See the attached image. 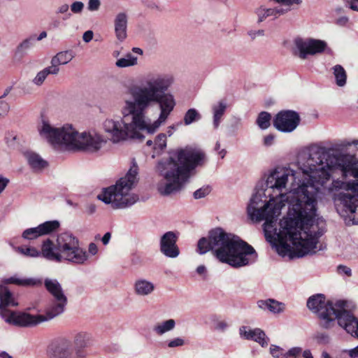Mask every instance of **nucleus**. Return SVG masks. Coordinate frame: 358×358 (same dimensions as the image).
I'll return each instance as SVG.
<instances>
[{"mask_svg": "<svg viewBox=\"0 0 358 358\" xmlns=\"http://www.w3.org/2000/svg\"><path fill=\"white\" fill-rule=\"evenodd\" d=\"M271 116L270 113L267 112H261L256 120V122L259 128L262 129H266L270 126Z\"/></svg>", "mask_w": 358, "mask_h": 358, "instance_id": "35", "label": "nucleus"}, {"mask_svg": "<svg viewBox=\"0 0 358 358\" xmlns=\"http://www.w3.org/2000/svg\"><path fill=\"white\" fill-rule=\"evenodd\" d=\"M275 136L273 134H268L264 138V145L265 146H271L273 144Z\"/></svg>", "mask_w": 358, "mask_h": 358, "instance_id": "52", "label": "nucleus"}, {"mask_svg": "<svg viewBox=\"0 0 358 358\" xmlns=\"http://www.w3.org/2000/svg\"><path fill=\"white\" fill-rule=\"evenodd\" d=\"M111 238V233L110 232H106L103 236L101 238V241L104 245H106L108 244Z\"/></svg>", "mask_w": 358, "mask_h": 358, "instance_id": "59", "label": "nucleus"}, {"mask_svg": "<svg viewBox=\"0 0 358 358\" xmlns=\"http://www.w3.org/2000/svg\"><path fill=\"white\" fill-rule=\"evenodd\" d=\"M270 353L273 358H285V351L283 348L276 345H271Z\"/></svg>", "mask_w": 358, "mask_h": 358, "instance_id": "39", "label": "nucleus"}, {"mask_svg": "<svg viewBox=\"0 0 358 358\" xmlns=\"http://www.w3.org/2000/svg\"><path fill=\"white\" fill-rule=\"evenodd\" d=\"M97 252H98L97 245L94 243H90V245L88 246V253L92 255H95L97 254Z\"/></svg>", "mask_w": 358, "mask_h": 358, "instance_id": "55", "label": "nucleus"}, {"mask_svg": "<svg viewBox=\"0 0 358 358\" xmlns=\"http://www.w3.org/2000/svg\"><path fill=\"white\" fill-rule=\"evenodd\" d=\"M293 44L292 53L294 56L301 60H306L309 57L322 54L328 47L326 41L310 37H296L294 39Z\"/></svg>", "mask_w": 358, "mask_h": 358, "instance_id": "11", "label": "nucleus"}, {"mask_svg": "<svg viewBox=\"0 0 358 358\" xmlns=\"http://www.w3.org/2000/svg\"><path fill=\"white\" fill-rule=\"evenodd\" d=\"M134 292L140 296H145L151 294L155 289V284L144 278H140L134 284Z\"/></svg>", "mask_w": 358, "mask_h": 358, "instance_id": "26", "label": "nucleus"}, {"mask_svg": "<svg viewBox=\"0 0 358 358\" xmlns=\"http://www.w3.org/2000/svg\"><path fill=\"white\" fill-rule=\"evenodd\" d=\"M69 6L67 3H62L58 6L55 10L56 15H64L66 17H63L62 20H66L69 17L71 16V13H69Z\"/></svg>", "mask_w": 358, "mask_h": 358, "instance_id": "40", "label": "nucleus"}, {"mask_svg": "<svg viewBox=\"0 0 358 358\" xmlns=\"http://www.w3.org/2000/svg\"><path fill=\"white\" fill-rule=\"evenodd\" d=\"M91 341V335L85 331L76 333L73 336L75 354L73 358H85L86 354L83 349L88 347Z\"/></svg>", "mask_w": 358, "mask_h": 358, "instance_id": "20", "label": "nucleus"}, {"mask_svg": "<svg viewBox=\"0 0 358 358\" xmlns=\"http://www.w3.org/2000/svg\"><path fill=\"white\" fill-rule=\"evenodd\" d=\"M288 11V9L283 8L281 6H278L274 8H266L265 6H260L257 8L255 13L257 16V22H262L268 17L276 19L282 15H284Z\"/></svg>", "mask_w": 358, "mask_h": 358, "instance_id": "22", "label": "nucleus"}, {"mask_svg": "<svg viewBox=\"0 0 358 358\" xmlns=\"http://www.w3.org/2000/svg\"><path fill=\"white\" fill-rule=\"evenodd\" d=\"M62 26V20L57 16H52L48 24V30H57Z\"/></svg>", "mask_w": 358, "mask_h": 358, "instance_id": "41", "label": "nucleus"}, {"mask_svg": "<svg viewBox=\"0 0 358 358\" xmlns=\"http://www.w3.org/2000/svg\"><path fill=\"white\" fill-rule=\"evenodd\" d=\"M96 206L93 203H87L86 204L85 206V212L87 214V215H92L95 213L96 211Z\"/></svg>", "mask_w": 358, "mask_h": 358, "instance_id": "54", "label": "nucleus"}, {"mask_svg": "<svg viewBox=\"0 0 358 358\" xmlns=\"http://www.w3.org/2000/svg\"><path fill=\"white\" fill-rule=\"evenodd\" d=\"M337 272L338 274L341 275L351 276L352 275V270L350 267L345 265H339L337 266Z\"/></svg>", "mask_w": 358, "mask_h": 358, "instance_id": "46", "label": "nucleus"}, {"mask_svg": "<svg viewBox=\"0 0 358 358\" xmlns=\"http://www.w3.org/2000/svg\"><path fill=\"white\" fill-rule=\"evenodd\" d=\"M210 250L220 262L234 268L248 266L257 259V254L250 245L221 228L211 230L208 238L199 241L197 251L199 254L203 255Z\"/></svg>", "mask_w": 358, "mask_h": 358, "instance_id": "4", "label": "nucleus"}, {"mask_svg": "<svg viewBox=\"0 0 358 358\" xmlns=\"http://www.w3.org/2000/svg\"><path fill=\"white\" fill-rule=\"evenodd\" d=\"M332 73L336 84L338 87H344L347 83V73L345 69L341 65L336 64L332 67Z\"/></svg>", "mask_w": 358, "mask_h": 358, "instance_id": "30", "label": "nucleus"}, {"mask_svg": "<svg viewBox=\"0 0 358 358\" xmlns=\"http://www.w3.org/2000/svg\"><path fill=\"white\" fill-rule=\"evenodd\" d=\"M178 234L174 231L164 234L159 241V250L162 254L169 258H176L180 255V249L177 245Z\"/></svg>", "mask_w": 358, "mask_h": 358, "instance_id": "16", "label": "nucleus"}, {"mask_svg": "<svg viewBox=\"0 0 358 358\" xmlns=\"http://www.w3.org/2000/svg\"><path fill=\"white\" fill-rule=\"evenodd\" d=\"M176 327V321L173 319H169L160 322L156 323L152 328V331L157 336H162L169 332Z\"/></svg>", "mask_w": 358, "mask_h": 358, "instance_id": "29", "label": "nucleus"}, {"mask_svg": "<svg viewBox=\"0 0 358 358\" xmlns=\"http://www.w3.org/2000/svg\"><path fill=\"white\" fill-rule=\"evenodd\" d=\"M201 118L200 113L195 108L189 109L185 114L183 121L185 125L199 120Z\"/></svg>", "mask_w": 358, "mask_h": 358, "instance_id": "34", "label": "nucleus"}, {"mask_svg": "<svg viewBox=\"0 0 358 358\" xmlns=\"http://www.w3.org/2000/svg\"><path fill=\"white\" fill-rule=\"evenodd\" d=\"M138 63V58L131 53H127L124 57L117 59L115 66L118 68L134 66Z\"/></svg>", "mask_w": 358, "mask_h": 358, "instance_id": "32", "label": "nucleus"}, {"mask_svg": "<svg viewBox=\"0 0 358 358\" xmlns=\"http://www.w3.org/2000/svg\"><path fill=\"white\" fill-rule=\"evenodd\" d=\"M144 4L146 7L150 8V9H155V10H159V6L158 5L154 2V1H146L144 2Z\"/></svg>", "mask_w": 358, "mask_h": 358, "instance_id": "58", "label": "nucleus"}, {"mask_svg": "<svg viewBox=\"0 0 358 358\" xmlns=\"http://www.w3.org/2000/svg\"><path fill=\"white\" fill-rule=\"evenodd\" d=\"M321 358H333L327 351H323L321 354Z\"/></svg>", "mask_w": 358, "mask_h": 358, "instance_id": "64", "label": "nucleus"}, {"mask_svg": "<svg viewBox=\"0 0 358 358\" xmlns=\"http://www.w3.org/2000/svg\"><path fill=\"white\" fill-rule=\"evenodd\" d=\"M59 226V222L47 221L36 227H32L25 229L22 236L27 240H34L39 236L47 235L55 231Z\"/></svg>", "mask_w": 358, "mask_h": 358, "instance_id": "17", "label": "nucleus"}, {"mask_svg": "<svg viewBox=\"0 0 358 358\" xmlns=\"http://www.w3.org/2000/svg\"><path fill=\"white\" fill-rule=\"evenodd\" d=\"M347 301L345 300L327 301L324 294H317L309 297L307 301V307L313 313L317 314L322 328L330 329L333 327L335 320H338L341 313L345 308Z\"/></svg>", "mask_w": 358, "mask_h": 358, "instance_id": "8", "label": "nucleus"}, {"mask_svg": "<svg viewBox=\"0 0 358 358\" xmlns=\"http://www.w3.org/2000/svg\"><path fill=\"white\" fill-rule=\"evenodd\" d=\"M9 109H10V108H9V106L8 105V103H4L1 102V110H3V112L1 111V114L2 113L7 114L8 113Z\"/></svg>", "mask_w": 358, "mask_h": 358, "instance_id": "62", "label": "nucleus"}, {"mask_svg": "<svg viewBox=\"0 0 358 358\" xmlns=\"http://www.w3.org/2000/svg\"><path fill=\"white\" fill-rule=\"evenodd\" d=\"M302 176L286 167L270 172L264 187H257L247 208L249 217L265 220L264 235L278 241V253L290 258L315 253L319 238L326 231L325 221L317 215L320 194H335L334 201L343 216L358 208V162L352 155L330 153L326 147L313 145Z\"/></svg>", "mask_w": 358, "mask_h": 358, "instance_id": "1", "label": "nucleus"}, {"mask_svg": "<svg viewBox=\"0 0 358 358\" xmlns=\"http://www.w3.org/2000/svg\"><path fill=\"white\" fill-rule=\"evenodd\" d=\"M13 284L22 287H33L38 285H41V280L33 278H23L19 277L17 275H14L10 277H4L1 278V285Z\"/></svg>", "mask_w": 358, "mask_h": 358, "instance_id": "23", "label": "nucleus"}, {"mask_svg": "<svg viewBox=\"0 0 358 358\" xmlns=\"http://www.w3.org/2000/svg\"><path fill=\"white\" fill-rule=\"evenodd\" d=\"M46 37H47V32L45 31H43L40 33V34L37 37L36 40L41 41Z\"/></svg>", "mask_w": 358, "mask_h": 358, "instance_id": "63", "label": "nucleus"}, {"mask_svg": "<svg viewBox=\"0 0 358 358\" xmlns=\"http://www.w3.org/2000/svg\"><path fill=\"white\" fill-rule=\"evenodd\" d=\"M313 339L319 345H327L330 342L329 335L322 331H317L314 334Z\"/></svg>", "mask_w": 358, "mask_h": 358, "instance_id": "37", "label": "nucleus"}, {"mask_svg": "<svg viewBox=\"0 0 358 358\" xmlns=\"http://www.w3.org/2000/svg\"><path fill=\"white\" fill-rule=\"evenodd\" d=\"M48 355L50 358H73V346L71 339L59 337L48 345Z\"/></svg>", "mask_w": 358, "mask_h": 358, "instance_id": "15", "label": "nucleus"}, {"mask_svg": "<svg viewBox=\"0 0 358 358\" xmlns=\"http://www.w3.org/2000/svg\"><path fill=\"white\" fill-rule=\"evenodd\" d=\"M257 307L262 310H267L274 315L285 312L286 304L274 299H261L257 302Z\"/></svg>", "mask_w": 358, "mask_h": 358, "instance_id": "21", "label": "nucleus"}, {"mask_svg": "<svg viewBox=\"0 0 358 358\" xmlns=\"http://www.w3.org/2000/svg\"><path fill=\"white\" fill-rule=\"evenodd\" d=\"M300 120V116L296 111L282 110L275 115L273 126L281 132L289 133L298 127Z\"/></svg>", "mask_w": 358, "mask_h": 358, "instance_id": "13", "label": "nucleus"}, {"mask_svg": "<svg viewBox=\"0 0 358 358\" xmlns=\"http://www.w3.org/2000/svg\"><path fill=\"white\" fill-rule=\"evenodd\" d=\"M70 129L73 127L70 124L64 125L62 127H55L50 121L43 117L37 126V130L41 138L54 147L64 146L69 150L71 137L67 136L70 133Z\"/></svg>", "mask_w": 358, "mask_h": 358, "instance_id": "10", "label": "nucleus"}, {"mask_svg": "<svg viewBox=\"0 0 358 358\" xmlns=\"http://www.w3.org/2000/svg\"><path fill=\"white\" fill-rule=\"evenodd\" d=\"M128 19L126 12H119L114 17V31L116 38L120 42L124 41L127 37Z\"/></svg>", "mask_w": 358, "mask_h": 358, "instance_id": "19", "label": "nucleus"}, {"mask_svg": "<svg viewBox=\"0 0 358 358\" xmlns=\"http://www.w3.org/2000/svg\"><path fill=\"white\" fill-rule=\"evenodd\" d=\"M196 272L199 275H204L206 273V268L203 265H200L196 268Z\"/></svg>", "mask_w": 358, "mask_h": 358, "instance_id": "60", "label": "nucleus"}, {"mask_svg": "<svg viewBox=\"0 0 358 358\" xmlns=\"http://www.w3.org/2000/svg\"><path fill=\"white\" fill-rule=\"evenodd\" d=\"M43 257L60 262L66 261L76 264H84L88 259L87 252L79 246V241L71 233L64 232L57 236V244L49 239L42 245Z\"/></svg>", "mask_w": 358, "mask_h": 358, "instance_id": "5", "label": "nucleus"}, {"mask_svg": "<svg viewBox=\"0 0 358 358\" xmlns=\"http://www.w3.org/2000/svg\"><path fill=\"white\" fill-rule=\"evenodd\" d=\"M93 36V31L91 30H88L83 34V39L85 43H89L92 40Z\"/></svg>", "mask_w": 358, "mask_h": 358, "instance_id": "53", "label": "nucleus"}, {"mask_svg": "<svg viewBox=\"0 0 358 358\" xmlns=\"http://www.w3.org/2000/svg\"><path fill=\"white\" fill-rule=\"evenodd\" d=\"M67 136L71 137L69 150L96 153L108 143L104 135L95 129L78 132L73 127Z\"/></svg>", "mask_w": 358, "mask_h": 358, "instance_id": "9", "label": "nucleus"}, {"mask_svg": "<svg viewBox=\"0 0 358 358\" xmlns=\"http://www.w3.org/2000/svg\"><path fill=\"white\" fill-rule=\"evenodd\" d=\"M350 358H358V345L352 349L345 350Z\"/></svg>", "mask_w": 358, "mask_h": 358, "instance_id": "56", "label": "nucleus"}, {"mask_svg": "<svg viewBox=\"0 0 358 358\" xmlns=\"http://www.w3.org/2000/svg\"><path fill=\"white\" fill-rule=\"evenodd\" d=\"M228 327V324L225 321H217L215 323V329L220 331H224Z\"/></svg>", "mask_w": 358, "mask_h": 358, "instance_id": "50", "label": "nucleus"}, {"mask_svg": "<svg viewBox=\"0 0 358 358\" xmlns=\"http://www.w3.org/2000/svg\"><path fill=\"white\" fill-rule=\"evenodd\" d=\"M302 353V348L293 347L285 352V358H299Z\"/></svg>", "mask_w": 358, "mask_h": 358, "instance_id": "42", "label": "nucleus"}, {"mask_svg": "<svg viewBox=\"0 0 358 358\" xmlns=\"http://www.w3.org/2000/svg\"><path fill=\"white\" fill-rule=\"evenodd\" d=\"M227 108L226 100H220L212 106L213 111V124L215 129H217L222 117Z\"/></svg>", "mask_w": 358, "mask_h": 358, "instance_id": "27", "label": "nucleus"}, {"mask_svg": "<svg viewBox=\"0 0 358 358\" xmlns=\"http://www.w3.org/2000/svg\"><path fill=\"white\" fill-rule=\"evenodd\" d=\"M15 250L17 253L27 257H38L41 255L43 256L42 250L39 251L36 248L32 246H19L15 248Z\"/></svg>", "mask_w": 358, "mask_h": 358, "instance_id": "33", "label": "nucleus"}, {"mask_svg": "<svg viewBox=\"0 0 358 358\" xmlns=\"http://www.w3.org/2000/svg\"><path fill=\"white\" fill-rule=\"evenodd\" d=\"M49 75H57L55 71H53L50 66L43 69L38 71L36 76L32 79L31 82L34 85L38 87L41 86Z\"/></svg>", "mask_w": 358, "mask_h": 358, "instance_id": "31", "label": "nucleus"}, {"mask_svg": "<svg viewBox=\"0 0 358 358\" xmlns=\"http://www.w3.org/2000/svg\"><path fill=\"white\" fill-rule=\"evenodd\" d=\"M168 157L162 158L155 169L161 178L157 184L160 194L168 196L179 192L188 180L190 173L206 162L205 152L199 148L185 147L169 152Z\"/></svg>", "mask_w": 358, "mask_h": 358, "instance_id": "3", "label": "nucleus"}, {"mask_svg": "<svg viewBox=\"0 0 358 358\" xmlns=\"http://www.w3.org/2000/svg\"><path fill=\"white\" fill-rule=\"evenodd\" d=\"M345 4L350 9L358 11V0H346Z\"/></svg>", "mask_w": 358, "mask_h": 358, "instance_id": "51", "label": "nucleus"}, {"mask_svg": "<svg viewBox=\"0 0 358 358\" xmlns=\"http://www.w3.org/2000/svg\"><path fill=\"white\" fill-rule=\"evenodd\" d=\"M302 356L303 358H313V356L311 353V351L310 350H302V353H301Z\"/></svg>", "mask_w": 358, "mask_h": 358, "instance_id": "61", "label": "nucleus"}, {"mask_svg": "<svg viewBox=\"0 0 358 358\" xmlns=\"http://www.w3.org/2000/svg\"><path fill=\"white\" fill-rule=\"evenodd\" d=\"M349 19L347 16H342L336 20V24L339 26H345Z\"/></svg>", "mask_w": 358, "mask_h": 358, "instance_id": "57", "label": "nucleus"}, {"mask_svg": "<svg viewBox=\"0 0 358 358\" xmlns=\"http://www.w3.org/2000/svg\"><path fill=\"white\" fill-rule=\"evenodd\" d=\"M239 335L241 338L254 341L262 347H266L268 345L269 338L259 328L251 329L248 326H242L239 328Z\"/></svg>", "mask_w": 358, "mask_h": 358, "instance_id": "18", "label": "nucleus"}, {"mask_svg": "<svg viewBox=\"0 0 358 358\" xmlns=\"http://www.w3.org/2000/svg\"><path fill=\"white\" fill-rule=\"evenodd\" d=\"M214 150L217 152L221 159H223L227 154V150L224 148H220V143L219 141L216 142Z\"/></svg>", "mask_w": 358, "mask_h": 358, "instance_id": "49", "label": "nucleus"}, {"mask_svg": "<svg viewBox=\"0 0 358 358\" xmlns=\"http://www.w3.org/2000/svg\"><path fill=\"white\" fill-rule=\"evenodd\" d=\"M186 343L185 339H183L182 338H180V337H176V338H174L170 341H168L167 343V346L169 348H178V347H182L183 345H185Z\"/></svg>", "mask_w": 358, "mask_h": 358, "instance_id": "43", "label": "nucleus"}, {"mask_svg": "<svg viewBox=\"0 0 358 358\" xmlns=\"http://www.w3.org/2000/svg\"><path fill=\"white\" fill-rule=\"evenodd\" d=\"M24 155L29 165L34 171H41L48 165V162L35 152L27 151L24 153Z\"/></svg>", "mask_w": 358, "mask_h": 358, "instance_id": "24", "label": "nucleus"}, {"mask_svg": "<svg viewBox=\"0 0 358 358\" xmlns=\"http://www.w3.org/2000/svg\"><path fill=\"white\" fill-rule=\"evenodd\" d=\"M250 37L254 40L257 37L263 36L265 34L264 29L252 30L248 32Z\"/></svg>", "mask_w": 358, "mask_h": 358, "instance_id": "48", "label": "nucleus"}, {"mask_svg": "<svg viewBox=\"0 0 358 358\" xmlns=\"http://www.w3.org/2000/svg\"><path fill=\"white\" fill-rule=\"evenodd\" d=\"M354 308L353 303L348 301L345 308L338 317L337 322L347 333L353 337L358 338V318H356L352 313Z\"/></svg>", "mask_w": 358, "mask_h": 358, "instance_id": "14", "label": "nucleus"}, {"mask_svg": "<svg viewBox=\"0 0 358 358\" xmlns=\"http://www.w3.org/2000/svg\"><path fill=\"white\" fill-rule=\"evenodd\" d=\"M173 83L170 74L150 73L138 84L129 85L127 93L130 97L124 99L121 108L123 117H108L101 124L107 141L116 144L128 138L142 140L143 132L155 133L176 105L174 96L166 92Z\"/></svg>", "mask_w": 358, "mask_h": 358, "instance_id": "2", "label": "nucleus"}, {"mask_svg": "<svg viewBox=\"0 0 358 358\" xmlns=\"http://www.w3.org/2000/svg\"><path fill=\"white\" fill-rule=\"evenodd\" d=\"M350 146H352V141L343 139L335 143L331 148H326L330 153H332L333 151H343Z\"/></svg>", "mask_w": 358, "mask_h": 358, "instance_id": "36", "label": "nucleus"}, {"mask_svg": "<svg viewBox=\"0 0 358 358\" xmlns=\"http://www.w3.org/2000/svg\"><path fill=\"white\" fill-rule=\"evenodd\" d=\"M210 192V188L209 187H203L194 192V197L196 199H201L208 195Z\"/></svg>", "mask_w": 358, "mask_h": 358, "instance_id": "44", "label": "nucleus"}, {"mask_svg": "<svg viewBox=\"0 0 358 358\" xmlns=\"http://www.w3.org/2000/svg\"><path fill=\"white\" fill-rule=\"evenodd\" d=\"M73 57L74 55L70 50L59 52L52 57L50 66L58 74L60 70L59 66L68 64Z\"/></svg>", "mask_w": 358, "mask_h": 358, "instance_id": "25", "label": "nucleus"}, {"mask_svg": "<svg viewBox=\"0 0 358 358\" xmlns=\"http://www.w3.org/2000/svg\"><path fill=\"white\" fill-rule=\"evenodd\" d=\"M166 142H167V136L166 134L161 133L159 134L155 138V141L153 142L152 140H148L146 142V145L152 146L153 149L154 154L152 155V158H155L156 155H159L162 154V152L166 148Z\"/></svg>", "mask_w": 358, "mask_h": 358, "instance_id": "28", "label": "nucleus"}, {"mask_svg": "<svg viewBox=\"0 0 358 358\" xmlns=\"http://www.w3.org/2000/svg\"><path fill=\"white\" fill-rule=\"evenodd\" d=\"M71 10L73 13H80L84 8V3L81 1H74L71 3Z\"/></svg>", "mask_w": 358, "mask_h": 358, "instance_id": "45", "label": "nucleus"}, {"mask_svg": "<svg viewBox=\"0 0 358 358\" xmlns=\"http://www.w3.org/2000/svg\"><path fill=\"white\" fill-rule=\"evenodd\" d=\"M101 6L100 0H89L87 3V9L90 11H96Z\"/></svg>", "mask_w": 358, "mask_h": 358, "instance_id": "47", "label": "nucleus"}, {"mask_svg": "<svg viewBox=\"0 0 358 358\" xmlns=\"http://www.w3.org/2000/svg\"><path fill=\"white\" fill-rule=\"evenodd\" d=\"M137 175L138 166L134 164L126 176L115 185L103 190L97 196L98 199L106 204H111L114 208H125L134 205L138 200V196L130 191L138 181Z\"/></svg>", "mask_w": 358, "mask_h": 358, "instance_id": "6", "label": "nucleus"}, {"mask_svg": "<svg viewBox=\"0 0 358 358\" xmlns=\"http://www.w3.org/2000/svg\"><path fill=\"white\" fill-rule=\"evenodd\" d=\"M35 41L34 36H31L24 39L17 47V51L19 52H24L33 46Z\"/></svg>", "mask_w": 358, "mask_h": 358, "instance_id": "38", "label": "nucleus"}, {"mask_svg": "<svg viewBox=\"0 0 358 358\" xmlns=\"http://www.w3.org/2000/svg\"><path fill=\"white\" fill-rule=\"evenodd\" d=\"M44 285L48 292L52 296L51 303L47 306L45 315L22 314L18 316L23 325H37L50 320L64 313L67 303L62 287L56 279L46 278Z\"/></svg>", "mask_w": 358, "mask_h": 358, "instance_id": "7", "label": "nucleus"}, {"mask_svg": "<svg viewBox=\"0 0 358 358\" xmlns=\"http://www.w3.org/2000/svg\"><path fill=\"white\" fill-rule=\"evenodd\" d=\"M18 306L17 297L6 287L1 285V319L10 325L21 327H34V325H23L20 323L18 316L22 314H28L24 312L9 310L8 307Z\"/></svg>", "mask_w": 358, "mask_h": 358, "instance_id": "12", "label": "nucleus"}]
</instances>
